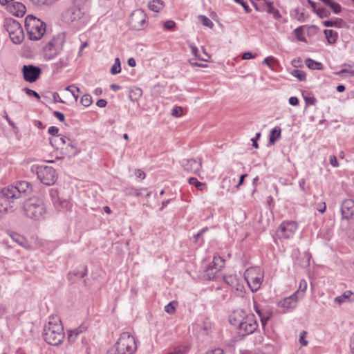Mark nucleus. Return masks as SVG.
I'll list each match as a JSON object with an SVG mask.
<instances>
[{
	"label": "nucleus",
	"instance_id": "nucleus-1",
	"mask_svg": "<svg viewBox=\"0 0 354 354\" xmlns=\"http://www.w3.org/2000/svg\"><path fill=\"white\" fill-rule=\"evenodd\" d=\"M32 185L26 180L19 181L16 185H11L0 189V215L13 212L16 209L14 200L19 198L22 194L30 193Z\"/></svg>",
	"mask_w": 354,
	"mask_h": 354
},
{
	"label": "nucleus",
	"instance_id": "nucleus-2",
	"mask_svg": "<svg viewBox=\"0 0 354 354\" xmlns=\"http://www.w3.org/2000/svg\"><path fill=\"white\" fill-rule=\"evenodd\" d=\"M43 335L46 343L50 345L57 346L62 342L65 335L58 315H52L48 317L47 324L44 328Z\"/></svg>",
	"mask_w": 354,
	"mask_h": 354
},
{
	"label": "nucleus",
	"instance_id": "nucleus-3",
	"mask_svg": "<svg viewBox=\"0 0 354 354\" xmlns=\"http://www.w3.org/2000/svg\"><path fill=\"white\" fill-rule=\"evenodd\" d=\"M137 349L135 339L128 332L122 333L107 354H133Z\"/></svg>",
	"mask_w": 354,
	"mask_h": 354
},
{
	"label": "nucleus",
	"instance_id": "nucleus-4",
	"mask_svg": "<svg viewBox=\"0 0 354 354\" xmlns=\"http://www.w3.org/2000/svg\"><path fill=\"white\" fill-rule=\"evenodd\" d=\"M25 27L31 40L40 39L46 32V24L31 15L26 17Z\"/></svg>",
	"mask_w": 354,
	"mask_h": 354
},
{
	"label": "nucleus",
	"instance_id": "nucleus-5",
	"mask_svg": "<svg viewBox=\"0 0 354 354\" xmlns=\"http://www.w3.org/2000/svg\"><path fill=\"white\" fill-rule=\"evenodd\" d=\"M23 209L26 216L33 220L40 219L46 212L44 204L39 198L26 200L24 203Z\"/></svg>",
	"mask_w": 354,
	"mask_h": 354
},
{
	"label": "nucleus",
	"instance_id": "nucleus-6",
	"mask_svg": "<svg viewBox=\"0 0 354 354\" xmlns=\"http://www.w3.org/2000/svg\"><path fill=\"white\" fill-rule=\"evenodd\" d=\"M4 27L14 44H21L24 39V34L21 24L15 19H7Z\"/></svg>",
	"mask_w": 354,
	"mask_h": 354
},
{
	"label": "nucleus",
	"instance_id": "nucleus-7",
	"mask_svg": "<svg viewBox=\"0 0 354 354\" xmlns=\"http://www.w3.org/2000/svg\"><path fill=\"white\" fill-rule=\"evenodd\" d=\"M263 279V273L258 267L248 268L245 272V279L252 292H256L260 288Z\"/></svg>",
	"mask_w": 354,
	"mask_h": 354
},
{
	"label": "nucleus",
	"instance_id": "nucleus-8",
	"mask_svg": "<svg viewBox=\"0 0 354 354\" xmlns=\"http://www.w3.org/2000/svg\"><path fill=\"white\" fill-rule=\"evenodd\" d=\"M38 179L46 185H51L55 183L57 176L55 169L50 166L40 165L35 168Z\"/></svg>",
	"mask_w": 354,
	"mask_h": 354
},
{
	"label": "nucleus",
	"instance_id": "nucleus-9",
	"mask_svg": "<svg viewBox=\"0 0 354 354\" xmlns=\"http://www.w3.org/2000/svg\"><path fill=\"white\" fill-rule=\"evenodd\" d=\"M147 24V15L141 9H137L132 12L129 19V27L135 30L144 28Z\"/></svg>",
	"mask_w": 354,
	"mask_h": 354
},
{
	"label": "nucleus",
	"instance_id": "nucleus-10",
	"mask_svg": "<svg viewBox=\"0 0 354 354\" xmlns=\"http://www.w3.org/2000/svg\"><path fill=\"white\" fill-rule=\"evenodd\" d=\"M63 41H60L59 39L53 38L44 47V57L46 59H52L57 55H58L62 48Z\"/></svg>",
	"mask_w": 354,
	"mask_h": 354
},
{
	"label": "nucleus",
	"instance_id": "nucleus-11",
	"mask_svg": "<svg viewBox=\"0 0 354 354\" xmlns=\"http://www.w3.org/2000/svg\"><path fill=\"white\" fill-rule=\"evenodd\" d=\"M24 80L30 83L35 82L40 77L42 70L40 67L28 64L24 65L21 68Z\"/></svg>",
	"mask_w": 354,
	"mask_h": 354
},
{
	"label": "nucleus",
	"instance_id": "nucleus-12",
	"mask_svg": "<svg viewBox=\"0 0 354 354\" xmlns=\"http://www.w3.org/2000/svg\"><path fill=\"white\" fill-rule=\"evenodd\" d=\"M297 229L295 221H283L278 227L277 234L279 239H288L292 237Z\"/></svg>",
	"mask_w": 354,
	"mask_h": 354
},
{
	"label": "nucleus",
	"instance_id": "nucleus-13",
	"mask_svg": "<svg viewBox=\"0 0 354 354\" xmlns=\"http://www.w3.org/2000/svg\"><path fill=\"white\" fill-rule=\"evenodd\" d=\"M84 15V10L77 6L74 5L62 14V19L65 23L70 24L81 19Z\"/></svg>",
	"mask_w": 354,
	"mask_h": 354
},
{
	"label": "nucleus",
	"instance_id": "nucleus-14",
	"mask_svg": "<svg viewBox=\"0 0 354 354\" xmlns=\"http://www.w3.org/2000/svg\"><path fill=\"white\" fill-rule=\"evenodd\" d=\"M181 166L185 171L198 176L202 167V163L201 160L194 158L184 159L181 161Z\"/></svg>",
	"mask_w": 354,
	"mask_h": 354
},
{
	"label": "nucleus",
	"instance_id": "nucleus-15",
	"mask_svg": "<svg viewBox=\"0 0 354 354\" xmlns=\"http://www.w3.org/2000/svg\"><path fill=\"white\" fill-rule=\"evenodd\" d=\"M341 214L342 218L354 220V201L352 199L344 200L341 205Z\"/></svg>",
	"mask_w": 354,
	"mask_h": 354
},
{
	"label": "nucleus",
	"instance_id": "nucleus-16",
	"mask_svg": "<svg viewBox=\"0 0 354 354\" xmlns=\"http://www.w3.org/2000/svg\"><path fill=\"white\" fill-rule=\"evenodd\" d=\"M62 153L71 158L75 156L79 153V149L77 147V143L69 139L67 140L66 145L62 148Z\"/></svg>",
	"mask_w": 354,
	"mask_h": 354
},
{
	"label": "nucleus",
	"instance_id": "nucleus-17",
	"mask_svg": "<svg viewBox=\"0 0 354 354\" xmlns=\"http://www.w3.org/2000/svg\"><path fill=\"white\" fill-rule=\"evenodd\" d=\"M49 195L51 198L52 203L55 207L67 208L69 203L66 200H61L59 196V193L57 189H50L49 191Z\"/></svg>",
	"mask_w": 354,
	"mask_h": 354
},
{
	"label": "nucleus",
	"instance_id": "nucleus-18",
	"mask_svg": "<svg viewBox=\"0 0 354 354\" xmlns=\"http://www.w3.org/2000/svg\"><path fill=\"white\" fill-rule=\"evenodd\" d=\"M299 298L294 293L279 301V306L283 308H295Z\"/></svg>",
	"mask_w": 354,
	"mask_h": 354
},
{
	"label": "nucleus",
	"instance_id": "nucleus-19",
	"mask_svg": "<svg viewBox=\"0 0 354 354\" xmlns=\"http://www.w3.org/2000/svg\"><path fill=\"white\" fill-rule=\"evenodd\" d=\"M70 138L66 137V136H62V135H59L58 136H55V137H53L52 138L50 139V145L56 149H59L61 150L62 147H64L66 143H67V140H69Z\"/></svg>",
	"mask_w": 354,
	"mask_h": 354
},
{
	"label": "nucleus",
	"instance_id": "nucleus-20",
	"mask_svg": "<svg viewBox=\"0 0 354 354\" xmlns=\"http://www.w3.org/2000/svg\"><path fill=\"white\" fill-rule=\"evenodd\" d=\"M10 12L18 17H22L26 13V6L20 2H14L10 6Z\"/></svg>",
	"mask_w": 354,
	"mask_h": 354
},
{
	"label": "nucleus",
	"instance_id": "nucleus-21",
	"mask_svg": "<svg viewBox=\"0 0 354 354\" xmlns=\"http://www.w3.org/2000/svg\"><path fill=\"white\" fill-rule=\"evenodd\" d=\"M244 315L245 311H232V313L229 316L230 324L238 326L240 328V323L243 322Z\"/></svg>",
	"mask_w": 354,
	"mask_h": 354
},
{
	"label": "nucleus",
	"instance_id": "nucleus-22",
	"mask_svg": "<svg viewBox=\"0 0 354 354\" xmlns=\"http://www.w3.org/2000/svg\"><path fill=\"white\" fill-rule=\"evenodd\" d=\"M87 274V267L86 266H80L72 272H69L68 274V279L69 281L73 280V277L77 278H83Z\"/></svg>",
	"mask_w": 354,
	"mask_h": 354
},
{
	"label": "nucleus",
	"instance_id": "nucleus-23",
	"mask_svg": "<svg viewBox=\"0 0 354 354\" xmlns=\"http://www.w3.org/2000/svg\"><path fill=\"white\" fill-rule=\"evenodd\" d=\"M225 282L236 290L241 289V283L239 279L236 274H227L224 277Z\"/></svg>",
	"mask_w": 354,
	"mask_h": 354
},
{
	"label": "nucleus",
	"instance_id": "nucleus-24",
	"mask_svg": "<svg viewBox=\"0 0 354 354\" xmlns=\"http://www.w3.org/2000/svg\"><path fill=\"white\" fill-rule=\"evenodd\" d=\"M354 301V293L351 290L345 291L342 295L335 297V301L338 304Z\"/></svg>",
	"mask_w": 354,
	"mask_h": 354
},
{
	"label": "nucleus",
	"instance_id": "nucleus-25",
	"mask_svg": "<svg viewBox=\"0 0 354 354\" xmlns=\"http://www.w3.org/2000/svg\"><path fill=\"white\" fill-rule=\"evenodd\" d=\"M327 42L329 44H334L336 43L338 38V33L333 30L326 29L324 30Z\"/></svg>",
	"mask_w": 354,
	"mask_h": 354
},
{
	"label": "nucleus",
	"instance_id": "nucleus-26",
	"mask_svg": "<svg viewBox=\"0 0 354 354\" xmlns=\"http://www.w3.org/2000/svg\"><path fill=\"white\" fill-rule=\"evenodd\" d=\"M225 265L224 260L219 256H214L213 261L207 266L210 268L221 270Z\"/></svg>",
	"mask_w": 354,
	"mask_h": 354
},
{
	"label": "nucleus",
	"instance_id": "nucleus-27",
	"mask_svg": "<svg viewBox=\"0 0 354 354\" xmlns=\"http://www.w3.org/2000/svg\"><path fill=\"white\" fill-rule=\"evenodd\" d=\"M142 189H136L133 187H126L122 189V192L126 196H136L139 197L141 196Z\"/></svg>",
	"mask_w": 354,
	"mask_h": 354
},
{
	"label": "nucleus",
	"instance_id": "nucleus-28",
	"mask_svg": "<svg viewBox=\"0 0 354 354\" xmlns=\"http://www.w3.org/2000/svg\"><path fill=\"white\" fill-rule=\"evenodd\" d=\"M258 325L253 324H245V322L240 323V330L244 332L243 335H249L255 331Z\"/></svg>",
	"mask_w": 354,
	"mask_h": 354
},
{
	"label": "nucleus",
	"instance_id": "nucleus-29",
	"mask_svg": "<svg viewBox=\"0 0 354 354\" xmlns=\"http://www.w3.org/2000/svg\"><path fill=\"white\" fill-rule=\"evenodd\" d=\"M305 64L307 66V67L310 69L322 70L324 68V66L321 62H318L310 58H307L305 60Z\"/></svg>",
	"mask_w": 354,
	"mask_h": 354
},
{
	"label": "nucleus",
	"instance_id": "nucleus-30",
	"mask_svg": "<svg viewBox=\"0 0 354 354\" xmlns=\"http://www.w3.org/2000/svg\"><path fill=\"white\" fill-rule=\"evenodd\" d=\"M163 1L161 0H152L149 2L148 8L156 12H158L163 8Z\"/></svg>",
	"mask_w": 354,
	"mask_h": 354
},
{
	"label": "nucleus",
	"instance_id": "nucleus-31",
	"mask_svg": "<svg viewBox=\"0 0 354 354\" xmlns=\"http://www.w3.org/2000/svg\"><path fill=\"white\" fill-rule=\"evenodd\" d=\"M307 289V282L305 279H301L299 282L298 290L294 293L297 296L301 299L304 297V294Z\"/></svg>",
	"mask_w": 354,
	"mask_h": 354
},
{
	"label": "nucleus",
	"instance_id": "nucleus-32",
	"mask_svg": "<svg viewBox=\"0 0 354 354\" xmlns=\"http://www.w3.org/2000/svg\"><path fill=\"white\" fill-rule=\"evenodd\" d=\"M266 4L268 7L267 12L269 14L272 15L275 19H279L281 17V15L279 11L277 9L274 8L272 2L266 1Z\"/></svg>",
	"mask_w": 354,
	"mask_h": 354
},
{
	"label": "nucleus",
	"instance_id": "nucleus-33",
	"mask_svg": "<svg viewBox=\"0 0 354 354\" xmlns=\"http://www.w3.org/2000/svg\"><path fill=\"white\" fill-rule=\"evenodd\" d=\"M343 23L342 19L336 18L335 20H326L322 21L324 27H341Z\"/></svg>",
	"mask_w": 354,
	"mask_h": 354
},
{
	"label": "nucleus",
	"instance_id": "nucleus-34",
	"mask_svg": "<svg viewBox=\"0 0 354 354\" xmlns=\"http://www.w3.org/2000/svg\"><path fill=\"white\" fill-rule=\"evenodd\" d=\"M281 136V129L278 127H274L270 132L269 137V143L274 144Z\"/></svg>",
	"mask_w": 354,
	"mask_h": 354
},
{
	"label": "nucleus",
	"instance_id": "nucleus-35",
	"mask_svg": "<svg viewBox=\"0 0 354 354\" xmlns=\"http://www.w3.org/2000/svg\"><path fill=\"white\" fill-rule=\"evenodd\" d=\"M142 91L140 88L131 89L129 93V99L131 101H137L142 95Z\"/></svg>",
	"mask_w": 354,
	"mask_h": 354
},
{
	"label": "nucleus",
	"instance_id": "nucleus-36",
	"mask_svg": "<svg viewBox=\"0 0 354 354\" xmlns=\"http://www.w3.org/2000/svg\"><path fill=\"white\" fill-rule=\"evenodd\" d=\"M84 330V328H82V327H80L79 328H75L73 330H70L68 335V341L71 342H74L78 335L82 333Z\"/></svg>",
	"mask_w": 354,
	"mask_h": 354
},
{
	"label": "nucleus",
	"instance_id": "nucleus-37",
	"mask_svg": "<svg viewBox=\"0 0 354 354\" xmlns=\"http://www.w3.org/2000/svg\"><path fill=\"white\" fill-rule=\"evenodd\" d=\"M291 75L297 78L299 81H305L306 79V73L299 69H294L291 72Z\"/></svg>",
	"mask_w": 354,
	"mask_h": 354
},
{
	"label": "nucleus",
	"instance_id": "nucleus-38",
	"mask_svg": "<svg viewBox=\"0 0 354 354\" xmlns=\"http://www.w3.org/2000/svg\"><path fill=\"white\" fill-rule=\"evenodd\" d=\"M120 60L118 57L115 59L114 64L111 68L110 72L112 75H116L121 71Z\"/></svg>",
	"mask_w": 354,
	"mask_h": 354
},
{
	"label": "nucleus",
	"instance_id": "nucleus-39",
	"mask_svg": "<svg viewBox=\"0 0 354 354\" xmlns=\"http://www.w3.org/2000/svg\"><path fill=\"white\" fill-rule=\"evenodd\" d=\"M66 91H69L73 97L75 98V101L77 100L79 95L77 94V93H79L80 91V89L79 87L75 86L74 84L69 85L65 88Z\"/></svg>",
	"mask_w": 354,
	"mask_h": 354
},
{
	"label": "nucleus",
	"instance_id": "nucleus-40",
	"mask_svg": "<svg viewBox=\"0 0 354 354\" xmlns=\"http://www.w3.org/2000/svg\"><path fill=\"white\" fill-rule=\"evenodd\" d=\"M268 312L269 311H256L259 317L260 318L263 326H264L267 324V322L269 319L270 315H268Z\"/></svg>",
	"mask_w": 354,
	"mask_h": 354
},
{
	"label": "nucleus",
	"instance_id": "nucleus-41",
	"mask_svg": "<svg viewBox=\"0 0 354 354\" xmlns=\"http://www.w3.org/2000/svg\"><path fill=\"white\" fill-rule=\"evenodd\" d=\"M189 183L190 185H194L198 189L203 190L205 187V184L199 182L197 178L194 177H191L189 178Z\"/></svg>",
	"mask_w": 354,
	"mask_h": 354
},
{
	"label": "nucleus",
	"instance_id": "nucleus-42",
	"mask_svg": "<svg viewBox=\"0 0 354 354\" xmlns=\"http://www.w3.org/2000/svg\"><path fill=\"white\" fill-rule=\"evenodd\" d=\"M295 35L296 38L301 41H306V37L304 36V29L303 26H299L295 29L294 30Z\"/></svg>",
	"mask_w": 354,
	"mask_h": 354
},
{
	"label": "nucleus",
	"instance_id": "nucleus-43",
	"mask_svg": "<svg viewBox=\"0 0 354 354\" xmlns=\"http://www.w3.org/2000/svg\"><path fill=\"white\" fill-rule=\"evenodd\" d=\"M80 102L84 106L88 107L93 102L92 97L89 94H85L82 97Z\"/></svg>",
	"mask_w": 354,
	"mask_h": 354
},
{
	"label": "nucleus",
	"instance_id": "nucleus-44",
	"mask_svg": "<svg viewBox=\"0 0 354 354\" xmlns=\"http://www.w3.org/2000/svg\"><path fill=\"white\" fill-rule=\"evenodd\" d=\"M315 13L322 19L328 17L330 15V12L325 8H318Z\"/></svg>",
	"mask_w": 354,
	"mask_h": 354
},
{
	"label": "nucleus",
	"instance_id": "nucleus-45",
	"mask_svg": "<svg viewBox=\"0 0 354 354\" xmlns=\"http://www.w3.org/2000/svg\"><path fill=\"white\" fill-rule=\"evenodd\" d=\"M198 19H200L201 23L204 26L212 28V26H214L213 22L207 17L205 15H199Z\"/></svg>",
	"mask_w": 354,
	"mask_h": 354
},
{
	"label": "nucleus",
	"instance_id": "nucleus-46",
	"mask_svg": "<svg viewBox=\"0 0 354 354\" xmlns=\"http://www.w3.org/2000/svg\"><path fill=\"white\" fill-rule=\"evenodd\" d=\"M34 5L41 6L44 5H51L57 0H30Z\"/></svg>",
	"mask_w": 354,
	"mask_h": 354
},
{
	"label": "nucleus",
	"instance_id": "nucleus-47",
	"mask_svg": "<svg viewBox=\"0 0 354 354\" xmlns=\"http://www.w3.org/2000/svg\"><path fill=\"white\" fill-rule=\"evenodd\" d=\"M328 7L331 9L333 12L335 14H339L342 11L341 5L334 1H331V3L329 4Z\"/></svg>",
	"mask_w": 354,
	"mask_h": 354
},
{
	"label": "nucleus",
	"instance_id": "nucleus-48",
	"mask_svg": "<svg viewBox=\"0 0 354 354\" xmlns=\"http://www.w3.org/2000/svg\"><path fill=\"white\" fill-rule=\"evenodd\" d=\"M219 270H217L216 269H214L212 268H210L209 266H207L206 267V269H205V272H206V277H207L208 279L211 280V279H214L216 273L218 272Z\"/></svg>",
	"mask_w": 354,
	"mask_h": 354
},
{
	"label": "nucleus",
	"instance_id": "nucleus-49",
	"mask_svg": "<svg viewBox=\"0 0 354 354\" xmlns=\"http://www.w3.org/2000/svg\"><path fill=\"white\" fill-rule=\"evenodd\" d=\"M243 322L245 324H253L254 325H258L257 322V319L255 318L254 315H243Z\"/></svg>",
	"mask_w": 354,
	"mask_h": 354
},
{
	"label": "nucleus",
	"instance_id": "nucleus-50",
	"mask_svg": "<svg viewBox=\"0 0 354 354\" xmlns=\"http://www.w3.org/2000/svg\"><path fill=\"white\" fill-rule=\"evenodd\" d=\"M190 48L192 49V54L195 56L196 58L201 60V61H207V59L209 58V56L207 54V53H205V56L207 57V58H205V57H201L198 54V48L193 46V45H191L190 46Z\"/></svg>",
	"mask_w": 354,
	"mask_h": 354
},
{
	"label": "nucleus",
	"instance_id": "nucleus-51",
	"mask_svg": "<svg viewBox=\"0 0 354 354\" xmlns=\"http://www.w3.org/2000/svg\"><path fill=\"white\" fill-rule=\"evenodd\" d=\"M67 64V59L66 58H60L59 61L54 64V68L58 71L62 68L66 66Z\"/></svg>",
	"mask_w": 354,
	"mask_h": 354
},
{
	"label": "nucleus",
	"instance_id": "nucleus-52",
	"mask_svg": "<svg viewBox=\"0 0 354 354\" xmlns=\"http://www.w3.org/2000/svg\"><path fill=\"white\" fill-rule=\"evenodd\" d=\"M23 91L26 93V94L27 95H28L29 97H35L37 100H39L40 99V95H39V93L37 92H36L35 91H33L28 87H25L23 88Z\"/></svg>",
	"mask_w": 354,
	"mask_h": 354
},
{
	"label": "nucleus",
	"instance_id": "nucleus-53",
	"mask_svg": "<svg viewBox=\"0 0 354 354\" xmlns=\"http://www.w3.org/2000/svg\"><path fill=\"white\" fill-rule=\"evenodd\" d=\"M304 100L306 106L314 105L317 101L314 96L304 95Z\"/></svg>",
	"mask_w": 354,
	"mask_h": 354
},
{
	"label": "nucleus",
	"instance_id": "nucleus-54",
	"mask_svg": "<svg viewBox=\"0 0 354 354\" xmlns=\"http://www.w3.org/2000/svg\"><path fill=\"white\" fill-rule=\"evenodd\" d=\"M236 3H239V4H241L245 12L246 13H250L252 10L250 8L249 6L248 5L247 2L244 1L243 0H234Z\"/></svg>",
	"mask_w": 354,
	"mask_h": 354
},
{
	"label": "nucleus",
	"instance_id": "nucleus-55",
	"mask_svg": "<svg viewBox=\"0 0 354 354\" xmlns=\"http://www.w3.org/2000/svg\"><path fill=\"white\" fill-rule=\"evenodd\" d=\"M176 26V23L172 20H168L164 24V28L166 30H173Z\"/></svg>",
	"mask_w": 354,
	"mask_h": 354
},
{
	"label": "nucleus",
	"instance_id": "nucleus-56",
	"mask_svg": "<svg viewBox=\"0 0 354 354\" xmlns=\"http://www.w3.org/2000/svg\"><path fill=\"white\" fill-rule=\"evenodd\" d=\"M48 132L49 134L52 135L53 137L58 136L59 129L57 127L51 126L49 127Z\"/></svg>",
	"mask_w": 354,
	"mask_h": 354
},
{
	"label": "nucleus",
	"instance_id": "nucleus-57",
	"mask_svg": "<svg viewBox=\"0 0 354 354\" xmlns=\"http://www.w3.org/2000/svg\"><path fill=\"white\" fill-rule=\"evenodd\" d=\"M208 230L207 227L201 230L196 234L194 236V242L196 243L198 239L203 236V234Z\"/></svg>",
	"mask_w": 354,
	"mask_h": 354
},
{
	"label": "nucleus",
	"instance_id": "nucleus-58",
	"mask_svg": "<svg viewBox=\"0 0 354 354\" xmlns=\"http://www.w3.org/2000/svg\"><path fill=\"white\" fill-rule=\"evenodd\" d=\"M183 109L180 106H176L172 110V115L180 117L182 115Z\"/></svg>",
	"mask_w": 354,
	"mask_h": 354
},
{
	"label": "nucleus",
	"instance_id": "nucleus-59",
	"mask_svg": "<svg viewBox=\"0 0 354 354\" xmlns=\"http://www.w3.org/2000/svg\"><path fill=\"white\" fill-rule=\"evenodd\" d=\"M306 335H307V332L304 330L301 332V335H300L299 342L303 346H307L308 344V342L305 339V337Z\"/></svg>",
	"mask_w": 354,
	"mask_h": 354
},
{
	"label": "nucleus",
	"instance_id": "nucleus-60",
	"mask_svg": "<svg viewBox=\"0 0 354 354\" xmlns=\"http://www.w3.org/2000/svg\"><path fill=\"white\" fill-rule=\"evenodd\" d=\"M11 237L12 238V239L15 241H16L19 245H22L23 244L24 238L22 236H21L20 235H19L18 234L15 233L13 235H11Z\"/></svg>",
	"mask_w": 354,
	"mask_h": 354
},
{
	"label": "nucleus",
	"instance_id": "nucleus-61",
	"mask_svg": "<svg viewBox=\"0 0 354 354\" xmlns=\"http://www.w3.org/2000/svg\"><path fill=\"white\" fill-rule=\"evenodd\" d=\"M316 209L321 214H324L326 212V203L324 202H322L321 203L317 204Z\"/></svg>",
	"mask_w": 354,
	"mask_h": 354
},
{
	"label": "nucleus",
	"instance_id": "nucleus-62",
	"mask_svg": "<svg viewBox=\"0 0 354 354\" xmlns=\"http://www.w3.org/2000/svg\"><path fill=\"white\" fill-rule=\"evenodd\" d=\"M178 302L176 301H172L169 302L167 306L165 307V310H176L177 307Z\"/></svg>",
	"mask_w": 354,
	"mask_h": 354
},
{
	"label": "nucleus",
	"instance_id": "nucleus-63",
	"mask_svg": "<svg viewBox=\"0 0 354 354\" xmlns=\"http://www.w3.org/2000/svg\"><path fill=\"white\" fill-rule=\"evenodd\" d=\"M261 136V133H257L255 136L254 138H252V146L256 148V149H258L259 148V145L257 143V140L259 139Z\"/></svg>",
	"mask_w": 354,
	"mask_h": 354
},
{
	"label": "nucleus",
	"instance_id": "nucleus-64",
	"mask_svg": "<svg viewBox=\"0 0 354 354\" xmlns=\"http://www.w3.org/2000/svg\"><path fill=\"white\" fill-rule=\"evenodd\" d=\"M167 354H183V349L180 347L174 348V350Z\"/></svg>",
	"mask_w": 354,
	"mask_h": 354
}]
</instances>
